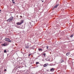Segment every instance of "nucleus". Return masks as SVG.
<instances>
[{
    "label": "nucleus",
    "instance_id": "obj_1",
    "mask_svg": "<svg viewBox=\"0 0 74 74\" xmlns=\"http://www.w3.org/2000/svg\"><path fill=\"white\" fill-rule=\"evenodd\" d=\"M13 19H14V17L12 16H11L8 19L7 21L8 22H10L12 21H13Z\"/></svg>",
    "mask_w": 74,
    "mask_h": 74
},
{
    "label": "nucleus",
    "instance_id": "obj_2",
    "mask_svg": "<svg viewBox=\"0 0 74 74\" xmlns=\"http://www.w3.org/2000/svg\"><path fill=\"white\" fill-rule=\"evenodd\" d=\"M23 20H21L20 21V22H18L16 24L18 25H21V24L23 23Z\"/></svg>",
    "mask_w": 74,
    "mask_h": 74
},
{
    "label": "nucleus",
    "instance_id": "obj_3",
    "mask_svg": "<svg viewBox=\"0 0 74 74\" xmlns=\"http://www.w3.org/2000/svg\"><path fill=\"white\" fill-rule=\"evenodd\" d=\"M5 40L6 41H8V42H12V40H10V39L9 38H5Z\"/></svg>",
    "mask_w": 74,
    "mask_h": 74
},
{
    "label": "nucleus",
    "instance_id": "obj_4",
    "mask_svg": "<svg viewBox=\"0 0 74 74\" xmlns=\"http://www.w3.org/2000/svg\"><path fill=\"white\" fill-rule=\"evenodd\" d=\"M33 22H32V23L30 22L28 24V25L29 26L31 27V26H32L33 25Z\"/></svg>",
    "mask_w": 74,
    "mask_h": 74
},
{
    "label": "nucleus",
    "instance_id": "obj_5",
    "mask_svg": "<svg viewBox=\"0 0 74 74\" xmlns=\"http://www.w3.org/2000/svg\"><path fill=\"white\" fill-rule=\"evenodd\" d=\"M7 45V43L5 42L4 44H2V45L3 46H6Z\"/></svg>",
    "mask_w": 74,
    "mask_h": 74
},
{
    "label": "nucleus",
    "instance_id": "obj_6",
    "mask_svg": "<svg viewBox=\"0 0 74 74\" xmlns=\"http://www.w3.org/2000/svg\"><path fill=\"white\" fill-rule=\"evenodd\" d=\"M54 70H55V69H54V68H52L50 69V71H51L53 72V71Z\"/></svg>",
    "mask_w": 74,
    "mask_h": 74
},
{
    "label": "nucleus",
    "instance_id": "obj_7",
    "mask_svg": "<svg viewBox=\"0 0 74 74\" xmlns=\"http://www.w3.org/2000/svg\"><path fill=\"white\" fill-rule=\"evenodd\" d=\"M58 5H59V4H57L56 6H55L53 8V9H55V8H56L58 6Z\"/></svg>",
    "mask_w": 74,
    "mask_h": 74
},
{
    "label": "nucleus",
    "instance_id": "obj_8",
    "mask_svg": "<svg viewBox=\"0 0 74 74\" xmlns=\"http://www.w3.org/2000/svg\"><path fill=\"white\" fill-rule=\"evenodd\" d=\"M50 60V58H47L46 59V60L47 61H49Z\"/></svg>",
    "mask_w": 74,
    "mask_h": 74
},
{
    "label": "nucleus",
    "instance_id": "obj_9",
    "mask_svg": "<svg viewBox=\"0 0 74 74\" xmlns=\"http://www.w3.org/2000/svg\"><path fill=\"white\" fill-rule=\"evenodd\" d=\"M47 66H48V64H45L44 65L43 67H47Z\"/></svg>",
    "mask_w": 74,
    "mask_h": 74
},
{
    "label": "nucleus",
    "instance_id": "obj_10",
    "mask_svg": "<svg viewBox=\"0 0 74 74\" xmlns=\"http://www.w3.org/2000/svg\"><path fill=\"white\" fill-rule=\"evenodd\" d=\"M38 50L39 51H42L43 50L42 49H38Z\"/></svg>",
    "mask_w": 74,
    "mask_h": 74
},
{
    "label": "nucleus",
    "instance_id": "obj_11",
    "mask_svg": "<svg viewBox=\"0 0 74 74\" xmlns=\"http://www.w3.org/2000/svg\"><path fill=\"white\" fill-rule=\"evenodd\" d=\"M70 55V53L69 52H68L66 53V56H69Z\"/></svg>",
    "mask_w": 74,
    "mask_h": 74
},
{
    "label": "nucleus",
    "instance_id": "obj_12",
    "mask_svg": "<svg viewBox=\"0 0 74 74\" xmlns=\"http://www.w3.org/2000/svg\"><path fill=\"white\" fill-rule=\"evenodd\" d=\"M18 69H21V68H22V66H18Z\"/></svg>",
    "mask_w": 74,
    "mask_h": 74
},
{
    "label": "nucleus",
    "instance_id": "obj_13",
    "mask_svg": "<svg viewBox=\"0 0 74 74\" xmlns=\"http://www.w3.org/2000/svg\"><path fill=\"white\" fill-rule=\"evenodd\" d=\"M46 55V54L45 53H44V54H43V55L44 56V57H45Z\"/></svg>",
    "mask_w": 74,
    "mask_h": 74
},
{
    "label": "nucleus",
    "instance_id": "obj_14",
    "mask_svg": "<svg viewBox=\"0 0 74 74\" xmlns=\"http://www.w3.org/2000/svg\"><path fill=\"white\" fill-rule=\"evenodd\" d=\"M29 46H26L25 48H29Z\"/></svg>",
    "mask_w": 74,
    "mask_h": 74
},
{
    "label": "nucleus",
    "instance_id": "obj_15",
    "mask_svg": "<svg viewBox=\"0 0 74 74\" xmlns=\"http://www.w3.org/2000/svg\"><path fill=\"white\" fill-rule=\"evenodd\" d=\"M61 62H60V63H63V62H64V61L63 60H62V59H61Z\"/></svg>",
    "mask_w": 74,
    "mask_h": 74
},
{
    "label": "nucleus",
    "instance_id": "obj_16",
    "mask_svg": "<svg viewBox=\"0 0 74 74\" xmlns=\"http://www.w3.org/2000/svg\"><path fill=\"white\" fill-rule=\"evenodd\" d=\"M4 53H6V52H7V51H6V50H4Z\"/></svg>",
    "mask_w": 74,
    "mask_h": 74
},
{
    "label": "nucleus",
    "instance_id": "obj_17",
    "mask_svg": "<svg viewBox=\"0 0 74 74\" xmlns=\"http://www.w3.org/2000/svg\"><path fill=\"white\" fill-rule=\"evenodd\" d=\"M36 64H39V62H36Z\"/></svg>",
    "mask_w": 74,
    "mask_h": 74
},
{
    "label": "nucleus",
    "instance_id": "obj_18",
    "mask_svg": "<svg viewBox=\"0 0 74 74\" xmlns=\"http://www.w3.org/2000/svg\"><path fill=\"white\" fill-rule=\"evenodd\" d=\"M48 47H49L48 46H46V48H47V49H48Z\"/></svg>",
    "mask_w": 74,
    "mask_h": 74
},
{
    "label": "nucleus",
    "instance_id": "obj_19",
    "mask_svg": "<svg viewBox=\"0 0 74 74\" xmlns=\"http://www.w3.org/2000/svg\"><path fill=\"white\" fill-rule=\"evenodd\" d=\"M73 37V35H72L70 36V37L71 38H72Z\"/></svg>",
    "mask_w": 74,
    "mask_h": 74
},
{
    "label": "nucleus",
    "instance_id": "obj_20",
    "mask_svg": "<svg viewBox=\"0 0 74 74\" xmlns=\"http://www.w3.org/2000/svg\"><path fill=\"white\" fill-rule=\"evenodd\" d=\"M12 3H13V4H15V2L14 1H12Z\"/></svg>",
    "mask_w": 74,
    "mask_h": 74
},
{
    "label": "nucleus",
    "instance_id": "obj_21",
    "mask_svg": "<svg viewBox=\"0 0 74 74\" xmlns=\"http://www.w3.org/2000/svg\"><path fill=\"white\" fill-rule=\"evenodd\" d=\"M30 55H31V54H29L28 55V56H30Z\"/></svg>",
    "mask_w": 74,
    "mask_h": 74
},
{
    "label": "nucleus",
    "instance_id": "obj_22",
    "mask_svg": "<svg viewBox=\"0 0 74 74\" xmlns=\"http://www.w3.org/2000/svg\"><path fill=\"white\" fill-rule=\"evenodd\" d=\"M7 71V69H5L4 70V71Z\"/></svg>",
    "mask_w": 74,
    "mask_h": 74
},
{
    "label": "nucleus",
    "instance_id": "obj_23",
    "mask_svg": "<svg viewBox=\"0 0 74 74\" xmlns=\"http://www.w3.org/2000/svg\"><path fill=\"white\" fill-rule=\"evenodd\" d=\"M20 17L21 18H22V16H20Z\"/></svg>",
    "mask_w": 74,
    "mask_h": 74
},
{
    "label": "nucleus",
    "instance_id": "obj_24",
    "mask_svg": "<svg viewBox=\"0 0 74 74\" xmlns=\"http://www.w3.org/2000/svg\"><path fill=\"white\" fill-rule=\"evenodd\" d=\"M14 70L15 72L16 71V70H15V69H14Z\"/></svg>",
    "mask_w": 74,
    "mask_h": 74
},
{
    "label": "nucleus",
    "instance_id": "obj_25",
    "mask_svg": "<svg viewBox=\"0 0 74 74\" xmlns=\"http://www.w3.org/2000/svg\"><path fill=\"white\" fill-rule=\"evenodd\" d=\"M42 3H43V2H44V1H42Z\"/></svg>",
    "mask_w": 74,
    "mask_h": 74
},
{
    "label": "nucleus",
    "instance_id": "obj_26",
    "mask_svg": "<svg viewBox=\"0 0 74 74\" xmlns=\"http://www.w3.org/2000/svg\"><path fill=\"white\" fill-rule=\"evenodd\" d=\"M12 1H14V0H12Z\"/></svg>",
    "mask_w": 74,
    "mask_h": 74
},
{
    "label": "nucleus",
    "instance_id": "obj_27",
    "mask_svg": "<svg viewBox=\"0 0 74 74\" xmlns=\"http://www.w3.org/2000/svg\"><path fill=\"white\" fill-rule=\"evenodd\" d=\"M17 18H18V16L17 15Z\"/></svg>",
    "mask_w": 74,
    "mask_h": 74
},
{
    "label": "nucleus",
    "instance_id": "obj_28",
    "mask_svg": "<svg viewBox=\"0 0 74 74\" xmlns=\"http://www.w3.org/2000/svg\"><path fill=\"white\" fill-rule=\"evenodd\" d=\"M1 10H0V11H1Z\"/></svg>",
    "mask_w": 74,
    "mask_h": 74
},
{
    "label": "nucleus",
    "instance_id": "obj_29",
    "mask_svg": "<svg viewBox=\"0 0 74 74\" xmlns=\"http://www.w3.org/2000/svg\"><path fill=\"white\" fill-rule=\"evenodd\" d=\"M22 63H23V62H22Z\"/></svg>",
    "mask_w": 74,
    "mask_h": 74
},
{
    "label": "nucleus",
    "instance_id": "obj_30",
    "mask_svg": "<svg viewBox=\"0 0 74 74\" xmlns=\"http://www.w3.org/2000/svg\"><path fill=\"white\" fill-rule=\"evenodd\" d=\"M1 61H0V62Z\"/></svg>",
    "mask_w": 74,
    "mask_h": 74
}]
</instances>
